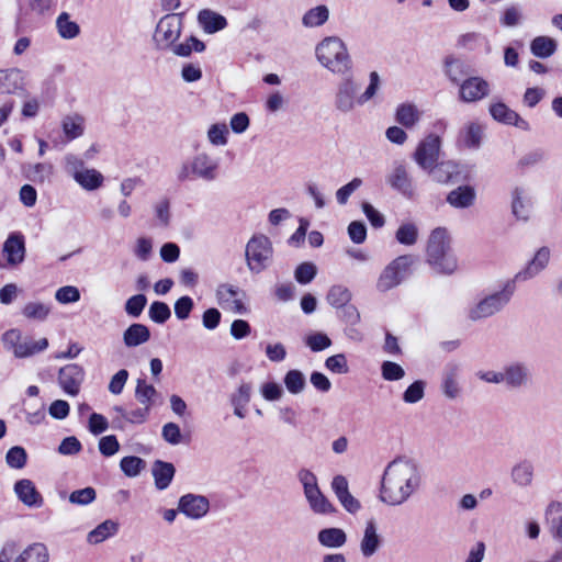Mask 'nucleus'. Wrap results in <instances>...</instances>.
Segmentation results:
<instances>
[{
  "label": "nucleus",
  "mask_w": 562,
  "mask_h": 562,
  "mask_svg": "<svg viewBox=\"0 0 562 562\" xmlns=\"http://www.w3.org/2000/svg\"><path fill=\"white\" fill-rule=\"evenodd\" d=\"M50 304L29 302L22 308V315L27 319L44 322L50 314Z\"/></svg>",
  "instance_id": "58836bf2"
},
{
  "label": "nucleus",
  "mask_w": 562,
  "mask_h": 562,
  "mask_svg": "<svg viewBox=\"0 0 562 562\" xmlns=\"http://www.w3.org/2000/svg\"><path fill=\"white\" fill-rule=\"evenodd\" d=\"M483 137V127L475 122L469 123L461 132V140L464 146L477 149L481 146Z\"/></svg>",
  "instance_id": "e433bc0d"
},
{
  "label": "nucleus",
  "mask_w": 562,
  "mask_h": 562,
  "mask_svg": "<svg viewBox=\"0 0 562 562\" xmlns=\"http://www.w3.org/2000/svg\"><path fill=\"white\" fill-rule=\"evenodd\" d=\"M273 248L271 240L262 234L254 235L246 245V261L249 270L260 273L271 262Z\"/></svg>",
  "instance_id": "6e6552de"
},
{
  "label": "nucleus",
  "mask_w": 562,
  "mask_h": 562,
  "mask_svg": "<svg viewBox=\"0 0 562 562\" xmlns=\"http://www.w3.org/2000/svg\"><path fill=\"white\" fill-rule=\"evenodd\" d=\"M325 367L327 370L337 374H345L349 371L347 358L344 353H337L328 357L325 361Z\"/></svg>",
  "instance_id": "680f3d73"
},
{
  "label": "nucleus",
  "mask_w": 562,
  "mask_h": 562,
  "mask_svg": "<svg viewBox=\"0 0 562 562\" xmlns=\"http://www.w3.org/2000/svg\"><path fill=\"white\" fill-rule=\"evenodd\" d=\"M95 490L93 487L88 486L71 492L69 495V502L75 505L85 506L91 504L95 499Z\"/></svg>",
  "instance_id": "5fc2aeb1"
},
{
  "label": "nucleus",
  "mask_w": 562,
  "mask_h": 562,
  "mask_svg": "<svg viewBox=\"0 0 562 562\" xmlns=\"http://www.w3.org/2000/svg\"><path fill=\"white\" fill-rule=\"evenodd\" d=\"M396 121L405 127H412L418 121V113L414 105L402 104L396 111Z\"/></svg>",
  "instance_id": "3c124183"
},
{
  "label": "nucleus",
  "mask_w": 562,
  "mask_h": 562,
  "mask_svg": "<svg viewBox=\"0 0 562 562\" xmlns=\"http://www.w3.org/2000/svg\"><path fill=\"white\" fill-rule=\"evenodd\" d=\"M474 201L475 190L470 186H460L447 195V202L456 209L470 207Z\"/></svg>",
  "instance_id": "bb28decb"
},
{
  "label": "nucleus",
  "mask_w": 562,
  "mask_h": 562,
  "mask_svg": "<svg viewBox=\"0 0 562 562\" xmlns=\"http://www.w3.org/2000/svg\"><path fill=\"white\" fill-rule=\"evenodd\" d=\"M318 61L334 74L345 75L351 69V59L345 43L336 36L324 38L316 46Z\"/></svg>",
  "instance_id": "20e7f679"
},
{
  "label": "nucleus",
  "mask_w": 562,
  "mask_h": 562,
  "mask_svg": "<svg viewBox=\"0 0 562 562\" xmlns=\"http://www.w3.org/2000/svg\"><path fill=\"white\" fill-rule=\"evenodd\" d=\"M148 315L153 322L164 324L170 318L171 311L165 302L155 301L149 307Z\"/></svg>",
  "instance_id": "603ef678"
},
{
  "label": "nucleus",
  "mask_w": 562,
  "mask_h": 562,
  "mask_svg": "<svg viewBox=\"0 0 562 562\" xmlns=\"http://www.w3.org/2000/svg\"><path fill=\"white\" fill-rule=\"evenodd\" d=\"M27 454L24 448L14 446L9 449L5 456L8 465L12 469H22L25 467Z\"/></svg>",
  "instance_id": "864d4df0"
},
{
  "label": "nucleus",
  "mask_w": 562,
  "mask_h": 562,
  "mask_svg": "<svg viewBox=\"0 0 562 562\" xmlns=\"http://www.w3.org/2000/svg\"><path fill=\"white\" fill-rule=\"evenodd\" d=\"M182 16L178 13L164 15L157 23L153 42L158 50H171L182 32Z\"/></svg>",
  "instance_id": "0eeeda50"
},
{
  "label": "nucleus",
  "mask_w": 562,
  "mask_h": 562,
  "mask_svg": "<svg viewBox=\"0 0 562 562\" xmlns=\"http://www.w3.org/2000/svg\"><path fill=\"white\" fill-rule=\"evenodd\" d=\"M151 473L155 480V486L158 491L169 487L173 480L176 468L171 462L156 460L151 467Z\"/></svg>",
  "instance_id": "5701e85b"
},
{
  "label": "nucleus",
  "mask_w": 562,
  "mask_h": 562,
  "mask_svg": "<svg viewBox=\"0 0 562 562\" xmlns=\"http://www.w3.org/2000/svg\"><path fill=\"white\" fill-rule=\"evenodd\" d=\"M503 384L508 390H520L531 381V371L522 361H512L503 367Z\"/></svg>",
  "instance_id": "9b49d317"
},
{
  "label": "nucleus",
  "mask_w": 562,
  "mask_h": 562,
  "mask_svg": "<svg viewBox=\"0 0 562 562\" xmlns=\"http://www.w3.org/2000/svg\"><path fill=\"white\" fill-rule=\"evenodd\" d=\"M546 515L552 537L562 542V504L551 503L547 508Z\"/></svg>",
  "instance_id": "7c9ffc66"
},
{
  "label": "nucleus",
  "mask_w": 562,
  "mask_h": 562,
  "mask_svg": "<svg viewBox=\"0 0 562 562\" xmlns=\"http://www.w3.org/2000/svg\"><path fill=\"white\" fill-rule=\"evenodd\" d=\"M55 299L60 304L76 303L80 300V291L77 286L65 285L55 292Z\"/></svg>",
  "instance_id": "13d9d810"
},
{
  "label": "nucleus",
  "mask_w": 562,
  "mask_h": 562,
  "mask_svg": "<svg viewBox=\"0 0 562 562\" xmlns=\"http://www.w3.org/2000/svg\"><path fill=\"white\" fill-rule=\"evenodd\" d=\"M329 16V11L326 5H318L308 10L303 19L302 23L306 27H316L323 25Z\"/></svg>",
  "instance_id": "a18cd8bd"
},
{
  "label": "nucleus",
  "mask_w": 562,
  "mask_h": 562,
  "mask_svg": "<svg viewBox=\"0 0 562 562\" xmlns=\"http://www.w3.org/2000/svg\"><path fill=\"white\" fill-rule=\"evenodd\" d=\"M239 293V289L235 285L223 283L220 284L216 289V299L218 304L222 306L228 305L232 300L236 299Z\"/></svg>",
  "instance_id": "052dcab7"
},
{
  "label": "nucleus",
  "mask_w": 562,
  "mask_h": 562,
  "mask_svg": "<svg viewBox=\"0 0 562 562\" xmlns=\"http://www.w3.org/2000/svg\"><path fill=\"white\" fill-rule=\"evenodd\" d=\"M63 132L68 140L80 137L85 132V119L79 114L66 115L61 121Z\"/></svg>",
  "instance_id": "c9c22d12"
},
{
  "label": "nucleus",
  "mask_w": 562,
  "mask_h": 562,
  "mask_svg": "<svg viewBox=\"0 0 562 562\" xmlns=\"http://www.w3.org/2000/svg\"><path fill=\"white\" fill-rule=\"evenodd\" d=\"M145 465L146 462L135 456L124 457L120 462L121 470L128 477L137 476L145 469Z\"/></svg>",
  "instance_id": "8fccbe9b"
},
{
  "label": "nucleus",
  "mask_w": 562,
  "mask_h": 562,
  "mask_svg": "<svg viewBox=\"0 0 562 562\" xmlns=\"http://www.w3.org/2000/svg\"><path fill=\"white\" fill-rule=\"evenodd\" d=\"M382 537L378 533L376 522L373 518L367 520L363 536L360 541V551L364 558L374 555L382 546Z\"/></svg>",
  "instance_id": "412c9836"
},
{
  "label": "nucleus",
  "mask_w": 562,
  "mask_h": 562,
  "mask_svg": "<svg viewBox=\"0 0 562 562\" xmlns=\"http://www.w3.org/2000/svg\"><path fill=\"white\" fill-rule=\"evenodd\" d=\"M512 481L520 486L527 487L533 480V465L529 460H522L516 463L510 471Z\"/></svg>",
  "instance_id": "c756f323"
},
{
  "label": "nucleus",
  "mask_w": 562,
  "mask_h": 562,
  "mask_svg": "<svg viewBox=\"0 0 562 562\" xmlns=\"http://www.w3.org/2000/svg\"><path fill=\"white\" fill-rule=\"evenodd\" d=\"M311 509L315 514L328 515L336 513L334 505L327 499V497L321 492L319 487L304 494Z\"/></svg>",
  "instance_id": "c85d7f7f"
},
{
  "label": "nucleus",
  "mask_w": 562,
  "mask_h": 562,
  "mask_svg": "<svg viewBox=\"0 0 562 562\" xmlns=\"http://www.w3.org/2000/svg\"><path fill=\"white\" fill-rule=\"evenodd\" d=\"M490 114L495 121L503 124L514 125L524 131L529 130V123L503 102L492 103L490 105Z\"/></svg>",
  "instance_id": "aec40b11"
},
{
  "label": "nucleus",
  "mask_w": 562,
  "mask_h": 562,
  "mask_svg": "<svg viewBox=\"0 0 562 562\" xmlns=\"http://www.w3.org/2000/svg\"><path fill=\"white\" fill-rule=\"evenodd\" d=\"M158 395L154 385L148 384L144 379H138L135 387V397L142 404L151 407L155 397Z\"/></svg>",
  "instance_id": "c03bdc74"
},
{
  "label": "nucleus",
  "mask_w": 562,
  "mask_h": 562,
  "mask_svg": "<svg viewBox=\"0 0 562 562\" xmlns=\"http://www.w3.org/2000/svg\"><path fill=\"white\" fill-rule=\"evenodd\" d=\"M438 183H448L459 175V166L454 161H437L425 170Z\"/></svg>",
  "instance_id": "4be33fe9"
},
{
  "label": "nucleus",
  "mask_w": 562,
  "mask_h": 562,
  "mask_svg": "<svg viewBox=\"0 0 562 562\" xmlns=\"http://www.w3.org/2000/svg\"><path fill=\"white\" fill-rule=\"evenodd\" d=\"M440 149V137L436 134H429L417 145L413 159L425 171L438 161Z\"/></svg>",
  "instance_id": "9d476101"
},
{
  "label": "nucleus",
  "mask_w": 562,
  "mask_h": 562,
  "mask_svg": "<svg viewBox=\"0 0 562 562\" xmlns=\"http://www.w3.org/2000/svg\"><path fill=\"white\" fill-rule=\"evenodd\" d=\"M53 173V166L49 164H36L29 170L27 177L34 182L43 183Z\"/></svg>",
  "instance_id": "69168bd1"
},
{
  "label": "nucleus",
  "mask_w": 562,
  "mask_h": 562,
  "mask_svg": "<svg viewBox=\"0 0 562 562\" xmlns=\"http://www.w3.org/2000/svg\"><path fill=\"white\" fill-rule=\"evenodd\" d=\"M550 260V249L548 247L539 248L532 259H530L527 265L519 270L512 279H508L509 282L516 286L517 283L526 282L530 279L537 277L541 271H543L549 265Z\"/></svg>",
  "instance_id": "f8f14e48"
},
{
  "label": "nucleus",
  "mask_w": 562,
  "mask_h": 562,
  "mask_svg": "<svg viewBox=\"0 0 562 562\" xmlns=\"http://www.w3.org/2000/svg\"><path fill=\"white\" fill-rule=\"evenodd\" d=\"M150 339L149 328L140 323L130 325L123 333V342L127 348L138 347Z\"/></svg>",
  "instance_id": "b1692460"
},
{
  "label": "nucleus",
  "mask_w": 562,
  "mask_h": 562,
  "mask_svg": "<svg viewBox=\"0 0 562 562\" xmlns=\"http://www.w3.org/2000/svg\"><path fill=\"white\" fill-rule=\"evenodd\" d=\"M25 238L22 233H11L3 244V254L7 256L8 265L15 267L25 259Z\"/></svg>",
  "instance_id": "6ab92c4d"
},
{
  "label": "nucleus",
  "mask_w": 562,
  "mask_h": 562,
  "mask_svg": "<svg viewBox=\"0 0 562 562\" xmlns=\"http://www.w3.org/2000/svg\"><path fill=\"white\" fill-rule=\"evenodd\" d=\"M103 180L104 178L102 173L95 169H86L75 179V181L87 191L99 189L102 186Z\"/></svg>",
  "instance_id": "a19ab883"
},
{
  "label": "nucleus",
  "mask_w": 562,
  "mask_h": 562,
  "mask_svg": "<svg viewBox=\"0 0 562 562\" xmlns=\"http://www.w3.org/2000/svg\"><path fill=\"white\" fill-rule=\"evenodd\" d=\"M119 530V524L106 519L91 530L87 536V541L91 544H98L114 536Z\"/></svg>",
  "instance_id": "473e14b6"
},
{
  "label": "nucleus",
  "mask_w": 562,
  "mask_h": 562,
  "mask_svg": "<svg viewBox=\"0 0 562 562\" xmlns=\"http://www.w3.org/2000/svg\"><path fill=\"white\" fill-rule=\"evenodd\" d=\"M22 338L21 330L16 328L7 330L1 337L4 348L8 351H11L15 358L18 356V348L21 346Z\"/></svg>",
  "instance_id": "6e6d98bb"
},
{
  "label": "nucleus",
  "mask_w": 562,
  "mask_h": 562,
  "mask_svg": "<svg viewBox=\"0 0 562 562\" xmlns=\"http://www.w3.org/2000/svg\"><path fill=\"white\" fill-rule=\"evenodd\" d=\"M516 292V286L508 280L502 289L480 297L468 307L467 316L472 322H479L501 313L510 302Z\"/></svg>",
  "instance_id": "7ed1b4c3"
},
{
  "label": "nucleus",
  "mask_w": 562,
  "mask_h": 562,
  "mask_svg": "<svg viewBox=\"0 0 562 562\" xmlns=\"http://www.w3.org/2000/svg\"><path fill=\"white\" fill-rule=\"evenodd\" d=\"M425 394V382L422 380L412 383L403 393V401L408 404L419 402Z\"/></svg>",
  "instance_id": "bf43d9fd"
},
{
  "label": "nucleus",
  "mask_w": 562,
  "mask_h": 562,
  "mask_svg": "<svg viewBox=\"0 0 562 562\" xmlns=\"http://www.w3.org/2000/svg\"><path fill=\"white\" fill-rule=\"evenodd\" d=\"M25 74L18 68L0 69V94L27 95Z\"/></svg>",
  "instance_id": "ddd939ff"
},
{
  "label": "nucleus",
  "mask_w": 562,
  "mask_h": 562,
  "mask_svg": "<svg viewBox=\"0 0 562 562\" xmlns=\"http://www.w3.org/2000/svg\"><path fill=\"white\" fill-rule=\"evenodd\" d=\"M205 49V44L194 36H190L186 42L176 44L171 52L180 57H188L191 53H201Z\"/></svg>",
  "instance_id": "de8ad7c7"
},
{
  "label": "nucleus",
  "mask_w": 562,
  "mask_h": 562,
  "mask_svg": "<svg viewBox=\"0 0 562 562\" xmlns=\"http://www.w3.org/2000/svg\"><path fill=\"white\" fill-rule=\"evenodd\" d=\"M491 92L490 83L482 77H468L460 83L459 98L465 103L477 102Z\"/></svg>",
  "instance_id": "2eb2a0df"
},
{
  "label": "nucleus",
  "mask_w": 562,
  "mask_h": 562,
  "mask_svg": "<svg viewBox=\"0 0 562 562\" xmlns=\"http://www.w3.org/2000/svg\"><path fill=\"white\" fill-rule=\"evenodd\" d=\"M317 269L312 262H303L299 265L294 271L295 280L301 284H307L316 277Z\"/></svg>",
  "instance_id": "4d7b16f0"
},
{
  "label": "nucleus",
  "mask_w": 562,
  "mask_h": 562,
  "mask_svg": "<svg viewBox=\"0 0 562 562\" xmlns=\"http://www.w3.org/2000/svg\"><path fill=\"white\" fill-rule=\"evenodd\" d=\"M386 182L408 199H412L415 194L413 180L403 162H394L391 172L386 177Z\"/></svg>",
  "instance_id": "f3484780"
},
{
  "label": "nucleus",
  "mask_w": 562,
  "mask_h": 562,
  "mask_svg": "<svg viewBox=\"0 0 562 562\" xmlns=\"http://www.w3.org/2000/svg\"><path fill=\"white\" fill-rule=\"evenodd\" d=\"M418 227L412 222L402 223L395 233L396 240L405 246H413L418 239Z\"/></svg>",
  "instance_id": "37998d69"
},
{
  "label": "nucleus",
  "mask_w": 562,
  "mask_h": 562,
  "mask_svg": "<svg viewBox=\"0 0 562 562\" xmlns=\"http://www.w3.org/2000/svg\"><path fill=\"white\" fill-rule=\"evenodd\" d=\"M317 540L321 546L329 549H338L346 544L347 535L344 529L330 527L318 531Z\"/></svg>",
  "instance_id": "cd10ccee"
},
{
  "label": "nucleus",
  "mask_w": 562,
  "mask_h": 562,
  "mask_svg": "<svg viewBox=\"0 0 562 562\" xmlns=\"http://www.w3.org/2000/svg\"><path fill=\"white\" fill-rule=\"evenodd\" d=\"M86 169L87 168H85V161L80 157L74 154H68L65 156V170L74 178V180Z\"/></svg>",
  "instance_id": "338daca9"
},
{
  "label": "nucleus",
  "mask_w": 562,
  "mask_h": 562,
  "mask_svg": "<svg viewBox=\"0 0 562 562\" xmlns=\"http://www.w3.org/2000/svg\"><path fill=\"white\" fill-rule=\"evenodd\" d=\"M445 74L452 83L460 87L470 77V67L463 60L449 56L445 59Z\"/></svg>",
  "instance_id": "393cba45"
},
{
  "label": "nucleus",
  "mask_w": 562,
  "mask_h": 562,
  "mask_svg": "<svg viewBox=\"0 0 562 562\" xmlns=\"http://www.w3.org/2000/svg\"><path fill=\"white\" fill-rule=\"evenodd\" d=\"M178 510L190 519H201L210 510V501L204 495L188 493L178 502Z\"/></svg>",
  "instance_id": "4468645a"
},
{
  "label": "nucleus",
  "mask_w": 562,
  "mask_h": 562,
  "mask_svg": "<svg viewBox=\"0 0 562 562\" xmlns=\"http://www.w3.org/2000/svg\"><path fill=\"white\" fill-rule=\"evenodd\" d=\"M198 21L207 34L216 33L227 25L225 16L210 9L201 10L198 15Z\"/></svg>",
  "instance_id": "a878e982"
},
{
  "label": "nucleus",
  "mask_w": 562,
  "mask_h": 562,
  "mask_svg": "<svg viewBox=\"0 0 562 562\" xmlns=\"http://www.w3.org/2000/svg\"><path fill=\"white\" fill-rule=\"evenodd\" d=\"M147 304V297L144 294L131 296L125 303V312L132 317H138Z\"/></svg>",
  "instance_id": "e2e57ef3"
},
{
  "label": "nucleus",
  "mask_w": 562,
  "mask_h": 562,
  "mask_svg": "<svg viewBox=\"0 0 562 562\" xmlns=\"http://www.w3.org/2000/svg\"><path fill=\"white\" fill-rule=\"evenodd\" d=\"M512 213L517 220L527 221L529 212L527 200L525 199V190L516 187L512 192Z\"/></svg>",
  "instance_id": "ea45409f"
},
{
  "label": "nucleus",
  "mask_w": 562,
  "mask_h": 562,
  "mask_svg": "<svg viewBox=\"0 0 562 562\" xmlns=\"http://www.w3.org/2000/svg\"><path fill=\"white\" fill-rule=\"evenodd\" d=\"M558 48V43L549 36H537L530 43L531 54L538 58L552 56Z\"/></svg>",
  "instance_id": "72a5a7b5"
},
{
  "label": "nucleus",
  "mask_w": 562,
  "mask_h": 562,
  "mask_svg": "<svg viewBox=\"0 0 562 562\" xmlns=\"http://www.w3.org/2000/svg\"><path fill=\"white\" fill-rule=\"evenodd\" d=\"M48 347V340L41 338L40 340H33L31 338H22L21 346L18 348L16 358H27L35 353L42 352Z\"/></svg>",
  "instance_id": "79ce46f5"
},
{
  "label": "nucleus",
  "mask_w": 562,
  "mask_h": 562,
  "mask_svg": "<svg viewBox=\"0 0 562 562\" xmlns=\"http://www.w3.org/2000/svg\"><path fill=\"white\" fill-rule=\"evenodd\" d=\"M284 385L291 394L303 392L306 385L305 376L300 370H290L284 376Z\"/></svg>",
  "instance_id": "09e8293b"
},
{
  "label": "nucleus",
  "mask_w": 562,
  "mask_h": 562,
  "mask_svg": "<svg viewBox=\"0 0 562 562\" xmlns=\"http://www.w3.org/2000/svg\"><path fill=\"white\" fill-rule=\"evenodd\" d=\"M459 369L457 366H450L446 369L441 389L446 397L454 400L460 395L461 389L458 382Z\"/></svg>",
  "instance_id": "f704fd0d"
},
{
  "label": "nucleus",
  "mask_w": 562,
  "mask_h": 562,
  "mask_svg": "<svg viewBox=\"0 0 562 562\" xmlns=\"http://www.w3.org/2000/svg\"><path fill=\"white\" fill-rule=\"evenodd\" d=\"M194 303L193 300L188 296L179 297L175 303V314L176 317L180 321H184L190 316L191 311L193 310Z\"/></svg>",
  "instance_id": "774afa93"
},
{
  "label": "nucleus",
  "mask_w": 562,
  "mask_h": 562,
  "mask_svg": "<svg viewBox=\"0 0 562 562\" xmlns=\"http://www.w3.org/2000/svg\"><path fill=\"white\" fill-rule=\"evenodd\" d=\"M218 162L205 153L195 155L191 160L184 161L177 171V180L186 182L202 179L211 182L217 178Z\"/></svg>",
  "instance_id": "39448f33"
},
{
  "label": "nucleus",
  "mask_w": 562,
  "mask_h": 562,
  "mask_svg": "<svg viewBox=\"0 0 562 562\" xmlns=\"http://www.w3.org/2000/svg\"><path fill=\"white\" fill-rule=\"evenodd\" d=\"M416 261L413 255H402L393 259L381 272L376 281V290L387 292L400 285L409 274Z\"/></svg>",
  "instance_id": "423d86ee"
},
{
  "label": "nucleus",
  "mask_w": 562,
  "mask_h": 562,
  "mask_svg": "<svg viewBox=\"0 0 562 562\" xmlns=\"http://www.w3.org/2000/svg\"><path fill=\"white\" fill-rule=\"evenodd\" d=\"M56 26L58 29V33L63 38H75L79 32V25L70 21L69 15L66 12H63L56 21Z\"/></svg>",
  "instance_id": "49530a36"
},
{
  "label": "nucleus",
  "mask_w": 562,
  "mask_h": 562,
  "mask_svg": "<svg viewBox=\"0 0 562 562\" xmlns=\"http://www.w3.org/2000/svg\"><path fill=\"white\" fill-rule=\"evenodd\" d=\"M360 85L352 77L344 78L337 86L334 105L337 111L347 114L360 104Z\"/></svg>",
  "instance_id": "1a4fd4ad"
},
{
  "label": "nucleus",
  "mask_w": 562,
  "mask_h": 562,
  "mask_svg": "<svg viewBox=\"0 0 562 562\" xmlns=\"http://www.w3.org/2000/svg\"><path fill=\"white\" fill-rule=\"evenodd\" d=\"M14 494L18 499L30 508H40L44 504L42 494L37 491L35 484L29 479H21L14 483Z\"/></svg>",
  "instance_id": "a211bd4d"
},
{
  "label": "nucleus",
  "mask_w": 562,
  "mask_h": 562,
  "mask_svg": "<svg viewBox=\"0 0 562 562\" xmlns=\"http://www.w3.org/2000/svg\"><path fill=\"white\" fill-rule=\"evenodd\" d=\"M426 261L439 273L451 274L457 269V259L451 250V238L445 227L431 231L426 247Z\"/></svg>",
  "instance_id": "f03ea898"
},
{
  "label": "nucleus",
  "mask_w": 562,
  "mask_h": 562,
  "mask_svg": "<svg viewBox=\"0 0 562 562\" xmlns=\"http://www.w3.org/2000/svg\"><path fill=\"white\" fill-rule=\"evenodd\" d=\"M381 373L386 381H398L405 375L404 369L393 361H384L381 366Z\"/></svg>",
  "instance_id": "0e129e2a"
},
{
  "label": "nucleus",
  "mask_w": 562,
  "mask_h": 562,
  "mask_svg": "<svg viewBox=\"0 0 562 562\" xmlns=\"http://www.w3.org/2000/svg\"><path fill=\"white\" fill-rule=\"evenodd\" d=\"M49 554L44 543L35 542L26 547L14 562H48Z\"/></svg>",
  "instance_id": "2f4dec72"
},
{
  "label": "nucleus",
  "mask_w": 562,
  "mask_h": 562,
  "mask_svg": "<svg viewBox=\"0 0 562 562\" xmlns=\"http://www.w3.org/2000/svg\"><path fill=\"white\" fill-rule=\"evenodd\" d=\"M85 379V370L77 363H70L59 369L58 382L65 393L75 396L80 391Z\"/></svg>",
  "instance_id": "dca6fc26"
},
{
  "label": "nucleus",
  "mask_w": 562,
  "mask_h": 562,
  "mask_svg": "<svg viewBox=\"0 0 562 562\" xmlns=\"http://www.w3.org/2000/svg\"><path fill=\"white\" fill-rule=\"evenodd\" d=\"M352 294L350 290L341 284H335L330 286L328 293L326 295V300L329 305L335 308H339L348 303H350Z\"/></svg>",
  "instance_id": "4c0bfd02"
},
{
  "label": "nucleus",
  "mask_w": 562,
  "mask_h": 562,
  "mask_svg": "<svg viewBox=\"0 0 562 562\" xmlns=\"http://www.w3.org/2000/svg\"><path fill=\"white\" fill-rule=\"evenodd\" d=\"M422 481V471L416 461L396 458L384 469L379 498L389 506H400L420 488Z\"/></svg>",
  "instance_id": "f257e3e1"
}]
</instances>
